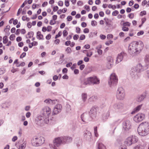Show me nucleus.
Segmentation results:
<instances>
[{"instance_id":"1","label":"nucleus","mask_w":149,"mask_h":149,"mask_svg":"<svg viewBox=\"0 0 149 149\" xmlns=\"http://www.w3.org/2000/svg\"><path fill=\"white\" fill-rule=\"evenodd\" d=\"M41 113V114L38 115L37 117L36 124L41 125L45 123L48 124L51 123L53 119V117H50L51 109L48 107H45L42 109Z\"/></svg>"},{"instance_id":"2","label":"nucleus","mask_w":149,"mask_h":149,"mask_svg":"<svg viewBox=\"0 0 149 149\" xmlns=\"http://www.w3.org/2000/svg\"><path fill=\"white\" fill-rule=\"evenodd\" d=\"M143 47V43L141 41L133 42L128 46V53L133 56H137L141 52Z\"/></svg>"},{"instance_id":"3","label":"nucleus","mask_w":149,"mask_h":149,"mask_svg":"<svg viewBox=\"0 0 149 149\" xmlns=\"http://www.w3.org/2000/svg\"><path fill=\"white\" fill-rule=\"evenodd\" d=\"M148 68V65L143 66L141 63H139L132 68L130 75L133 79H136L140 77V73Z\"/></svg>"},{"instance_id":"4","label":"nucleus","mask_w":149,"mask_h":149,"mask_svg":"<svg viewBox=\"0 0 149 149\" xmlns=\"http://www.w3.org/2000/svg\"><path fill=\"white\" fill-rule=\"evenodd\" d=\"M139 134L141 136H145L149 133V123L144 122L141 123L137 129Z\"/></svg>"},{"instance_id":"5","label":"nucleus","mask_w":149,"mask_h":149,"mask_svg":"<svg viewBox=\"0 0 149 149\" xmlns=\"http://www.w3.org/2000/svg\"><path fill=\"white\" fill-rule=\"evenodd\" d=\"M118 77L116 73H113L111 74L108 81L110 87L111 88L115 87L118 84Z\"/></svg>"},{"instance_id":"6","label":"nucleus","mask_w":149,"mask_h":149,"mask_svg":"<svg viewBox=\"0 0 149 149\" xmlns=\"http://www.w3.org/2000/svg\"><path fill=\"white\" fill-rule=\"evenodd\" d=\"M45 141V138L41 136H35L32 141V144L33 146H39L44 143Z\"/></svg>"},{"instance_id":"7","label":"nucleus","mask_w":149,"mask_h":149,"mask_svg":"<svg viewBox=\"0 0 149 149\" xmlns=\"http://www.w3.org/2000/svg\"><path fill=\"white\" fill-rule=\"evenodd\" d=\"M125 96V93L124 88L121 87H118L116 94V99L120 100H123Z\"/></svg>"},{"instance_id":"8","label":"nucleus","mask_w":149,"mask_h":149,"mask_svg":"<svg viewBox=\"0 0 149 149\" xmlns=\"http://www.w3.org/2000/svg\"><path fill=\"white\" fill-rule=\"evenodd\" d=\"M138 140V139L137 136L133 135L126 139L125 141V143L127 146H129L137 142Z\"/></svg>"},{"instance_id":"9","label":"nucleus","mask_w":149,"mask_h":149,"mask_svg":"<svg viewBox=\"0 0 149 149\" xmlns=\"http://www.w3.org/2000/svg\"><path fill=\"white\" fill-rule=\"evenodd\" d=\"M132 123L129 120L124 121L122 123V128L123 131L125 132H128L131 128Z\"/></svg>"},{"instance_id":"10","label":"nucleus","mask_w":149,"mask_h":149,"mask_svg":"<svg viewBox=\"0 0 149 149\" xmlns=\"http://www.w3.org/2000/svg\"><path fill=\"white\" fill-rule=\"evenodd\" d=\"M112 106L114 109L120 112L124 110V104L122 102H115L113 104Z\"/></svg>"},{"instance_id":"11","label":"nucleus","mask_w":149,"mask_h":149,"mask_svg":"<svg viewBox=\"0 0 149 149\" xmlns=\"http://www.w3.org/2000/svg\"><path fill=\"white\" fill-rule=\"evenodd\" d=\"M89 85L88 78H82L79 80V87L84 88L87 85Z\"/></svg>"},{"instance_id":"12","label":"nucleus","mask_w":149,"mask_h":149,"mask_svg":"<svg viewBox=\"0 0 149 149\" xmlns=\"http://www.w3.org/2000/svg\"><path fill=\"white\" fill-rule=\"evenodd\" d=\"M145 117V115L144 113H139L134 116L133 120L135 122L139 123L143 120Z\"/></svg>"},{"instance_id":"13","label":"nucleus","mask_w":149,"mask_h":149,"mask_svg":"<svg viewBox=\"0 0 149 149\" xmlns=\"http://www.w3.org/2000/svg\"><path fill=\"white\" fill-rule=\"evenodd\" d=\"M81 118L82 121L85 123H87L92 120V118L90 116L89 114L87 112L83 113L81 116Z\"/></svg>"},{"instance_id":"14","label":"nucleus","mask_w":149,"mask_h":149,"mask_svg":"<svg viewBox=\"0 0 149 149\" xmlns=\"http://www.w3.org/2000/svg\"><path fill=\"white\" fill-rule=\"evenodd\" d=\"M89 85L91 84H98L100 83V80L95 76L88 78Z\"/></svg>"},{"instance_id":"15","label":"nucleus","mask_w":149,"mask_h":149,"mask_svg":"<svg viewBox=\"0 0 149 149\" xmlns=\"http://www.w3.org/2000/svg\"><path fill=\"white\" fill-rule=\"evenodd\" d=\"M98 108L97 106L93 107L89 112V114L91 117L92 119L95 118L97 115V110Z\"/></svg>"},{"instance_id":"16","label":"nucleus","mask_w":149,"mask_h":149,"mask_svg":"<svg viewBox=\"0 0 149 149\" xmlns=\"http://www.w3.org/2000/svg\"><path fill=\"white\" fill-rule=\"evenodd\" d=\"M62 106L61 104H58L54 107L52 111V114L54 115L58 114L61 111Z\"/></svg>"},{"instance_id":"17","label":"nucleus","mask_w":149,"mask_h":149,"mask_svg":"<svg viewBox=\"0 0 149 149\" xmlns=\"http://www.w3.org/2000/svg\"><path fill=\"white\" fill-rule=\"evenodd\" d=\"M127 57V54L124 52H122L118 54L116 59V63H118L122 61L123 59Z\"/></svg>"},{"instance_id":"18","label":"nucleus","mask_w":149,"mask_h":149,"mask_svg":"<svg viewBox=\"0 0 149 149\" xmlns=\"http://www.w3.org/2000/svg\"><path fill=\"white\" fill-rule=\"evenodd\" d=\"M62 144H65L71 142L72 138L68 136H62Z\"/></svg>"},{"instance_id":"19","label":"nucleus","mask_w":149,"mask_h":149,"mask_svg":"<svg viewBox=\"0 0 149 149\" xmlns=\"http://www.w3.org/2000/svg\"><path fill=\"white\" fill-rule=\"evenodd\" d=\"M53 143H55L58 147L62 144V136L55 138L53 140Z\"/></svg>"},{"instance_id":"20","label":"nucleus","mask_w":149,"mask_h":149,"mask_svg":"<svg viewBox=\"0 0 149 149\" xmlns=\"http://www.w3.org/2000/svg\"><path fill=\"white\" fill-rule=\"evenodd\" d=\"M110 116V113L109 111L103 113L102 115L101 119L103 122L106 121L108 118Z\"/></svg>"},{"instance_id":"21","label":"nucleus","mask_w":149,"mask_h":149,"mask_svg":"<svg viewBox=\"0 0 149 149\" xmlns=\"http://www.w3.org/2000/svg\"><path fill=\"white\" fill-rule=\"evenodd\" d=\"M84 136L85 138L89 140L91 139L92 137V135L91 132L89 131L86 130L84 132Z\"/></svg>"},{"instance_id":"22","label":"nucleus","mask_w":149,"mask_h":149,"mask_svg":"<svg viewBox=\"0 0 149 149\" xmlns=\"http://www.w3.org/2000/svg\"><path fill=\"white\" fill-rule=\"evenodd\" d=\"M146 96V95L144 94L139 95L137 97L136 100L138 102H141L144 100Z\"/></svg>"},{"instance_id":"23","label":"nucleus","mask_w":149,"mask_h":149,"mask_svg":"<svg viewBox=\"0 0 149 149\" xmlns=\"http://www.w3.org/2000/svg\"><path fill=\"white\" fill-rule=\"evenodd\" d=\"M142 105V104H140L135 108L134 109V110L132 112V114H133L135 112H137L139 111L141 108Z\"/></svg>"},{"instance_id":"24","label":"nucleus","mask_w":149,"mask_h":149,"mask_svg":"<svg viewBox=\"0 0 149 149\" xmlns=\"http://www.w3.org/2000/svg\"><path fill=\"white\" fill-rule=\"evenodd\" d=\"M49 146L50 149H57V147L58 146L54 143H49Z\"/></svg>"},{"instance_id":"25","label":"nucleus","mask_w":149,"mask_h":149,"mask_svg":"<svg viewBox=\"0 0 149 149\" xmlns=\"http://www.w3.org/2000/svg\"><path fill=\"white\" fill-rule=\"evenodd\" d=\"M87 95L86 93H83L81 94V99L83 102L86 101L87 98Z\"/></svg>"},{"instance_id":"26","label":"nucleus","mask_w":149,"mask_h":149,"mask_svg":"<svg viewBox=\"0 0 149 149\" xmlns=\"http://www.w3.org/2000/svg\"><path fill=\"white\" fill-rule=\"evenodd\" d=\"M37 38L39 40L43 39V35L41 34L40 31H38L37 33Z\"/></svg>"},{"instance_id":"27","label":"nucleus","mask_w":149,"mask_h":149,"mask_svg":"<svg viewBox=\"0 0 149 149\" xmlns=\"http://www.w3.org/2000/svg\"><path fill=\"white\" fill-rule=\"evenodd\" d=\"M34 33L32 31H31L28 32L26 36V38H31V37L33 36Z\"/></svg>"},{"instance_id":"28","label":"nucleus","mask_w":149,"mask_h":149,"mask_svg":"<svg viewBox=\"0 0 149 149\" xmlns=\"http://www.w3.org/2000/svg\"><path fill=\"white\" fill-rule=\"evenodd\" d=\"M98 149H106L105 146L102 143L98 144Z\"/></svg>"},{"instance_id":"29","label":"nucleus","mask_w":149,"mask_h":149,"mask_svg":"<svg viewBox=\"0 0 149 149\" xmlns=\"http://www.w3.org/2000/svg\"><path fill=\"white\" fill-rule=\"evenodd\" d=\"M145 146L144 145H138L135 147L134 149H144Z\"/></svg>"},{"instance_id":"30","label":"nucleus","mask_w":149,"mask_h":149,"mask_svg":"<svg viewBox=\"0 0 149 149\" xmlns=\"http://www.w3.org/2000/svg\"><path fill=\"white\" fill-rule=\"evenodd\" d=\"M107 63L113 64V58L111 57H108L107 58Z\"/></svg>"},{"instance_id":"31","label":"nucleus","mask_w":149,"mask_h":149,"mask_svg":"<svg viewBox=\"0 0 149 149\" xmlns=\"http://www.w3.org/2000/svg\"><path fill=\"white\" fill-rule=\"evenodd\" d=\"M94 130L95 136L96 137H98L99 136V135L97 133V127L95 126L94 127Z\"/></svg>"},{"instance_id":"32","label":"nucleus","mask_w":149,"mask_h":149,"mask_svg":"<svg viewBox=\"0 0 149 149\" xmlns=\"http://www.w3.org/2000/svg\"><path fill=\"white\" fill-rule=\"evenodd\" d=\"M113 65V63H107L106 67V68L108 69H110L112 68Z\"/></svg>"},{"instance_id":"33","label":"nucleus","mask_w":149,"mask_h":149,"mask_svg":"<svg viewBox=\"0 0 149 149\" xmlns=\"http://www.w3.org/2000/svg\"><path fill=\"white\" fill-rule=\"evenodd\" d=\"M10 29V26L9 25H7L6 26V28H5L4 30V31L7 33V34L9 35L10 34V33L8 32H9Z\"/></svg>"},{"instance_id":"34","label":"nucleus","mask_w":149,"mask_h":149,"mask_svg":"<svg viewBox=\"0 0 149 149\" xmlns=\"http://www.w3.org/2000/svg\"><path fill=\"white\" fill-rule=\"evenodd\" d=\"M26 146V143L24 142L22 144L19 146V148L18 149H24Z\"/></svg>"},{"instance_id":"35","label":"nucleus","mask_w":149,"mask_h":149,"mask_svg":"<svg viewBox=\"0 0 149 149\" xmlns=\"http://www.w3.org/2000/svg\"><path fill=\"white\" fill-rule=\"evenodd\" d=\"M97 97L96 96H93L89 99V101H92L95 100L97 99Z\"/></svg>"},{"instance_id":"36","label":"nucleus","mask_w":149,"mask_h":149,"mask_svg":"<svg viewBox=\"0 0 149 149\" xmlns=\"http://www.w3.org/2000/svg\"><path fill=\"white\" fill-rule=\"evenodd\" d=\"M122 25L123 26H130L131 25V23L128 22H123Z\"/></svg>"},{"instance_id":"37","label":"nucleus","mask_w":149,"mask_h":149,"mask_svg":"<svg viewBox=\"0 0 149 149\" xmlns=\"http://www.w3.org/2000/svg\"><path fill=\"white\" fill-rule=\"evenodd\" d=\"M67 54H70L72 52V50L69 47H68L65 50Z\"/></svg>"},{"instance_id":"38","label":"nucleus","mask_w":149,"mask_h":149,"mask_svg":"<svg viewBox=\"0 0 149 149\" xmlns=\"http://www.w3.org/2000/svg\"><path fill=\"white\" fill-rule=\"evenodd\" d=\"M3 44H6V43L8 40L7 36H4L3 38Z\"/></svg>"},{"instance_id":"39","label":"nucleus","mask_w":149,"mask_h":149,"mask_svg":"<svg viewBox=\"0 0 149 149\" xmlns=\"http://www.w3.org/2000/svg\"><path fill=\"white\" fill-rule=\"evenodd\" d=\"M122 30L124 31H127L129 30V29L128 27L123 26V27H122Z\"/></svg>"},{"instance_id":"40","label":"nucleus","mask_w":149,"mask_h":149,"mask_svg":"<svg viewBox=\"0 0 149 149\" xmlns=\"http://www.w3.org/2000/svg\"><path fill=\"white\" fill-rule=\"evenodd\" d=\"M119 13V12L117 10H115L113 11L112 13V15L113 16H116Z\"/></svg>"},{"instance_id":"41","label":"nucleus","mask_w":149,"mask_h":149,"mask_svg":"<svg viewBox=\"0 0 149 149\" xmlns=\"http://www.w3.org/2000/svg\"><path fill=\"white\" fill-rule=\"evenodd\" d=\"M51 100L50 99H46L44 101V102L46 103L47 104H50V102H51Z\"/></svg>"},{"instance_id":"42","label":"nucleus","mask_w":149,"mask_h":149,"mask_svg":"<svg viewBox=\"0 0 149 149\" xmlns=\"http://www.w3.org/2000/svg\"><path fill=\"white\" fill-rule=\"evenodd\" d=\"M146 11L145 10H143L141 11L140 14V16H142L143 15H145L146 14Z\"/></svg>"},{"instance_id":"43","label":"nucleus","mask_w":149,"mask_h":149,"mask_svg":"<svg viewBox=\"0 0 149 149\" xmlns=\"http://www.w3.org/2000/svg\"><path fill=\"white\" fill-rule=\"evenodd\" d=\"M113 42L112 41L110 40L106 42L105 44L106 45L109 46L110 44H112Z\"/></svg>"},{"instance_id":"44","label":"nucleus","mask_w":149,"mask_h":149,"mask_svg":"<svg viewBox=\"0 0 149 149\" xmlns=\"http://www.w3.org/2000/svg\"><path fill=\"white\" fill-rule=\"evenodd\" d=\"M91 24L93 26H95L97 24V22L94 20H93L91 21Z\"/></svg>"},{"instance_id":"45","label":"nucleus","mask_w":149,"mask_h":149,"mask_svg":"<svg viewBox=\"0 0 149 149\" xmlns=\"http://www.w3.org/2000/svg\"><path fill=\"white\" fill-rule=\"evenodd\" d=\"M69 1L70 0H65V4L66 7H68L69 5Z\"/></svg>"},{"instance_id":"46","label":"nucleus","mask_w":149,"mask_h":149,"mask_svg":"<svg viewBox=\"0 0 149 149\" xmlns=\"http://www.w3.org/2000/svg\"><path fill=\"white\" fill-rule=\"evenodd\" d=\"M113 37V35L111 34H108L107 35V39H112Z\"/></svg>"},{"instance_id":"47","label":"nucleus","mask_w":149,"mask_h":149,"mask_svg":"<svg viewBox=\"0 0 149 149\" xmlns=\"http://www.w3.org/2000/svg\"><path fill=\"white\" fill-rule=\"evenodd\" d=\"M128 16L130 18L133 19L134 17V14L133 13H130L129 14Z\"/></svg>"},{"instance_id":"48","label":"nucleus","mask_w":149,"mask_h":149,"mask_svg":"<svg viewBox=\"0 0 149 149\" xmlns=\"http://www.w3.org/2000/svg\"><path fill=\"white\" fill-rule=\"evenodd\" d=\"M61 34H62L61 32L59 31L58 33V34L55 37V38L56 39L58 37L60 36L61 35Z\"/></svg>"},{"instance_id":"49","label":"nucleus","mask_w":149,"mask_h":149,"mask_svg":"<svg viewBox=\"0 0 149 149\" xmlns=\"http://www.w3.org/2000/svg\"><path fill=\"white\" fill-rule=\"evenodd\" d=\"M22 19L23 21H25L26 20H27L29 21V19L28 17H27L26 16H23L22 17Z\"/></svg>"},{"instance_id":"50","label":"nucleus","mask_w":149,"mask_h":149,"mask_svg":"<svg viewBox=\"0 0 149 149\" xmlns=\"http://www.w3.org/2000/svg\"><path fill=\"white\" fill-rule=\"evenodd\" d=\"M85 38V35L83 34L81 35L79 38V39L80 40H84Z\"/></svg>"},{"instance_id":"51","label":"nucleus","mask_w":149,"mask_h":149,"mask_svg":"<svg viewBox=\"0 0 149 149\" xmlns=\"http://www.w3.org/2000/svg\"><path fill=\"white\" fill-rule=\"evenodd\" d=\"M57 100H52L51 102H50V104H56L57 102Z\"/></svg>"},{"instance_id":"52","label":"nucleus","mask_w":149,"mask_h":149,"mask_svg":"<svg viewBox=\"0 0 149 149\" xmlns=\"http://www.w3.org/2000/svg\"><path fill=\"white\" fill-rule=\"evenodd\" d=\"M68 34L67 31L66 30H64L63 32V35L64 37L66 36Z\"/></svg>"},{"instance_id":"53","label":"nucleus","mask_w":149,"mask_h":149,"mask_svg":"<svg viewBox=\"0 0 149 149\" xmlns=\"http://www.w3.org/2000/svg\"><path fill=\"white\" fill-rule=\"evenodd\" d=\"M77 4L79 6H82L83 4V3L82 1H79L77 2Z\"/></svg>"},{"instance_id":"54","label":"nucleus","mask_w":149,"mask_h":149,"mask_svg":"<svg viewBox=\"0 0 149 149\" xmlns=\"http://www.w3.org/2000/svg\"><path fill=\"white\" fill-rule=\"evenodd\" d=\"M26 54L25 52H23L20 56V58H21L24 57L26 55Z\"/></svg>"},{"instance_id":"55","label":"nucleus","mask_w":149,"mask_h":149,"mask_svg":"<svg viewBox=\"0 0 149 149\" xmlns=\"http://www.w3.org/2000/svg\"><path fill=\"white\" fill-rule=\"evenodd\" d=\"M84 8L87 11H89L90 9V6H88L85 5L84 6Z\"/></svg>"},{"instance_id":"56","label":"nucleus","mask_w":149,"mask_h":149,"mask_svg":"<svg viewBox=\"0 0 149 149\" xmlns=\"http://www.w3.org/2000/svg\"><path fill=\"white\" fill-rule=\"evenodd\" d=\"M67 111L68 112L70 111L71 110V109L70 108V106L69 104L67 105Z\"/></svg>"},{"instance_id":"57","label":"nucleus","mask_w":149,"mask_h":149,"mask_svg":"<svg viewBox=\"0 0 149 149\" xmlns=\"http://www.w3.org/2000/svg\"><path fill=\"white\" fill-rule=\"evenodd\" d=\"M143 33H144L143 31H141L138 32L137 33V35L138 36H139L140 35H142L143 34Z\"/></svg>"},{"instance_id":"58","label":"nucleus","mask_w":149,"mask_h":149,"mask_svg":"<svg viewBox=\"0 0 149 149\" xmlns=\"http://www.w3.org/2000/svg\"><path fill=\"white\" fill-rule=\"evenodd\" d=\"M31 115V114L30 112H27L26 114V117L27 118H29L30 117Z\"/></svg>"},{"instance_id":"59","label":"nucleus","mask_w":149,"mask_h":149,"mask_svg":"<svg viewBox=\"0 0 149 149\" xmlns=\"http://www.w3.org/2000/svg\"><path fill=\"white\" fill-rule=\"evenodd\" d=\"M76 32L77 33H79L80 32V29L78 27L76 28Z\"/></svg>"},{"instance_id":"60","label":"nucleus","mask_w":149,"mask_h":149,"mask_svg":"<svg viewBox=\"0 0 149 149\" xmlns=\"http://www.w3.org/2000/svg\"><path fill=\"white\" fill-rule=\"evenodd\" d=\"M76 63H74L70 67L71 69L73 70L75 68H76Z\"/></svg>"},{"instance_id":"61","label":"nucleus","mask_w":149,"mask_h":149,"mask_svg":"<svg viewBox=\"0 0 149 149\" xmlns=\"http://www.w3.org/2000/svg\"><path fill=\"white\" fill-rule=\"evenodd\" d=\"M72 65V62H69L66 65V66L67 68H69L70 67H71Z\"/></svg>"},{"instance_id":"62","label":"nucleus","mask_w":149,"mask_h":149,"mask_svg":"<svg viewBox=\"0 0 149 149\" xmlns=\"http://www.w3.org/2000/svg\"><path fill=\"white\" fill-rule=\"evenodd\" d=\"M60 42V40L58 39H56L54 41V43L56 45L58 44Z\"/></svg>"},{"instance_id":"63","label":"nucleus","mask_w":149,"mask_h":149,"mask_svg":"<svg viewBox=\"0 0 149 149\" xmlns=\"http://www.w3.org/2000/svg\"><path fill=\"white\" fill-rule=\"evenodd\" d=\"M89 32V30L88 28H85L84 30V33H88Z\"/></svg>"},{"instance_id":"64","label":"nucleus","mask_w":149,"mask_h":149,"mask_svg":"<svg viewBox=\"0 0 149 149\" xmlns=\"http://www.w3.org/2000/svg\"><path fill=\"white\" fill-rule=\"evenodd\" d=\"M146 75L148 78L149 79V70H147L146 72Z\"/></svg>"}]
</instances>
